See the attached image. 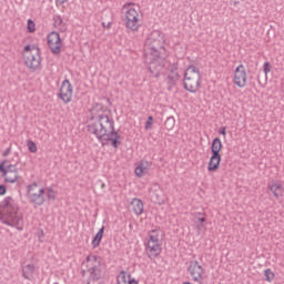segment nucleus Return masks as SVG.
Wrapping results in <instances>:
<instances>
[{
	"label": "nucleus",
	"mask_w": 284,
	"mask_h": 284,
	"mask_svg": "<svg viewBox=\"0 0 284 284\" xmlns=\"http://www.w3.org/2000/svg\"><path fill=\"white\" fill-rule=\"evenodd\" d=\"M144 61L149 64V72L153 79H159L168 65L165 60V37L155 30L144 43Z\"/></svg>",
	"instance_id": "f257e3e1"
},
{
	"label": "nucleus",
	"mask_w": 284,
	"mask_h": 284,
	"mask_svg": "<svg viewBox=\"0 0 284 284\" xmlns=\"http://www.w3.org/2000/svg\"><path fill=\"white\" fill-rule=\"evenodd\" d=\"M90 134H93L102 145L111 143L112 148L121 145V135L114 130V119L106 114H99L93 122L87 125Z\"/></svg>",
	"instance_id": "f03ea898"
},
{
	"label": "nucleus",
	"mask_w": 284,
	"mask_h": 284,
	"mask_svg": "<svg viewBox=\"0 0 284 284\" xmlns=\"http://www.w3.org/2000/svg\"><path fill=\"white\" fill-rule=\"evenodd\" d=\"M0 214H2L3 225H10L16 230H23V215L19 212V204L14 199L8 196L0 204Z\"/></svg>",
	"instance_id": "7ed1b4c3"
},
{
	"label": "nucleus",
	"mask_w": 284,
	"mask_h": 284,
	"mask_svg": "<svg viewBox=\"0 0 284 284\" xmlns=\"http://www.w3.org/2000/svg\"><path fill=\"white\" fill-rule=\"evenodd\" d=\"M85 263L87 272L89 274L87 284H103V278H105L108 271L105 264L101 261V256L90 254L87 256Z\"/></svg>",
	"instance_id": "20e7f679"
},
{
	"label": "nucleus",
	"mask_w": 284,
	"mask_h": 284,
	"mask_svg": "<svg viewBox=\"0 0 284 284\" xmlns=\"http://www.w3.org/2000/svg\"><path fill=\"white\" fill-rule=\"evenodd\" d=\"M184 90L196 94L201 90V71L194 65H189L183 78Z\"/></svg>",
	"instance_id": "39448f33"
},
{
	"label": "nucleus",
	"mask_w": 284,
	"mask_h": 284,
	"mask_svg": "<svg viewBox=\"0 0 284 284\" xmlns=\"http://www.w3.org/2000/svg\"><path fill=\"white\" fill-rule=\"evenodd\" d=\"M22 54L24 55V65L30 72L41 70V49L39 47L27 44L23 48Z\"/></svg>",
	"instance_id": "423d86ee"
},
{
	"label": "nucleus",
	"mask_w": 284,
	"mask_h": 284,
	"mask_svg": "<svg viewBox=\"0 0 284 284\" xmlns=\"http://www.w3.org/2000/svg\"><path fill=\"white\" fill-rule=\"evenodd\" d=\"M132 4L125 3L123 9L125 11V28L131 30V32H138L139 28H141V19L143 16L141 14V9L139 7H131Z\"/></svg>",
	"instance_id": "0eeeda50"
},
{
	"label": "nucleus",
	"mask_w": 284,
	"mask_h": 284,
	"mask_svg": "<svg viewBox=\"0 0 284 284\" xmlns=\"http://www.w3.org/2000/svg\"><path fill=\"white\" fill-rule=\"evenodd\" d=\"M161 231L152 230L149 234V241L146 243L145 252L149 258H156L162 252L161 248Z\"/></svg>",
	"instance_id": "6e6552de"
},
{
	"label": "nucleus",
	"mask_w": 284,
	"mask_h": 284,
	"mask_svg": "<svg viewBox=\"0 0 284 284\" xmlns=\"http://www.w3.org/2000/svg\"><path fill=\"white\" fill-rule=\"evenodd\" d=\"M221 150H223V142L220 138H215L211 144L212 155L210 158L207 170L209 172H216L221 165Z\"/></svg>",
	"instance_id": "1a4fd4ad"
},
{
	"label": "nucleus",
	"mask_w": 284,
	"mask_h": 284,
	"mask_svg": "<svg viewBox=\"0 0 284 284\" xmlns=\"http://www.w3.org/2000/svg\"><path fill=\"white\" fill-rule=\"evenodd\" d=\"M169 69V72L166 74V78L164 79V83H166V89L169 92H172L174 88H176L179 80L181 79V75L179 74V63H170L165 65L163 69V72L161 74H165V70Z\"/></svg>",
	"instance_id": "9d476101"
},
{
	"label": "nucleus",
	"mask_w": 284,
	"mask_h": 284,
	"mask_svg": "<svg viewBox=\"0 0 284 284\" xmlns=\"http://www.w3.org/2000/svg\"><path fill=\"white\" fill-rule=\"evenodd\" d=\"M10 160H3L0 164V172L6 183H17L19 181V169L16 164H9Z\"/></svg>",
	"instance_id": "9b49d317"
},
{
	"label": "nucleus",
	"mask_w": 284,
	"mask_h": 284,
	"mask_svg": "<svg viewBox=\"0 0 284 284\" xmlns=\"http://www.w3.org/2000/svg\"><path fill=\"white\" fill-rule=\"evenodd\" d=\"M38 189L39 183L33 182L32 184H29L27 186V196L30 203H33V205L41 206L43 205V203H45V196H43V194H45V189Z\"/></svg>",
	"instance_id": "f8f14e48"
},
{
	"label": "nucleus",
	"mask_w": 284,
	"mask_h": 284,
	"mask_svg": "<svg viewBox=\"0 0 284 284\" xmlns=\"http://www.w3.org/2000/svg\"><path fill=\"white\" fill-rule=\"evenodd\" d=\"M48 45L52 54H61V49L63 48V40H61V36H59V32L52 31L51 33H49Z\"/></svg>",
	"instance_id": "ddd939ff"
},
{
	"label": "nucleus",
	"mask_w": 284,
	"mask_h": 284,
	"mask_svg": "<svg viewBox=\"0 0 284 284\" xmlns=\"http://www.w3.org/2000/svg\"><path fill=\"white\" fill-rule=\"evenodd\" d=\"M73 88L70 80L65 79L59 90L58 97L63 101V103H70L72 101Z\"/></svg>",
	"instance_id": "4468645a"
},
{
	"label": "nucleus",
	"mask_w": 284,
	"mask_h": 284,
	"mask_svg": "<svg viewBox=\"0 0 284 284\" xmlns=\"http://www.w3.org/2000/svg\"><path fill=\"white\" fill-rule=\"evenodd\" d=\"M234 85L237 88H245L247 85V71H245V67L240 64L234 71L233 78Z\"/></svg>",
	"instance_id": "2eb2a0df"
},
{
	"label": "nucleus",
	"mask_w": 284,
	"mask_h": 284,
	"mask_svg": "<svg viewBox=\"0 0 284 284\" xmlns=\"http://www.w3.org/2000/svg\"><path fill=\"white\" fill-rule=\"evenodd\" d=\"M187 272L192 276L193 281L199 282L201 281V278H203V266L199 264V261L191 262L189 265Z\"/></svg>",
	"instance_id": "dca6fc26"
},
{
	"label": "nucleus",
	"mask_w": 284,
	"mask_h": 284,
	"mask_svg": "<svg viewBox=\"0 0 284 284\" xmlns=\"http://www.w3.org/2000/svg\"><path fill=\"white\" fill-rule=\"evenodd\" d=\"M268 190H271L273 196H275V199H283L284 195V187L283 184L278 183V182H273L272 184H268Z\"/></svg>",
	"instance_id": "f3484780"
},
{
	"label": "nucleus",
	"mask_w": 284,
	"mask_h": 284,
	"mask_svg": "<svg viewBox=\"0 0 284 284\" xmlns=\"http://www.w3.org/2000/svg\"><path fill=\"white\" fill-rule=\"evenodd\" d=\"M52 20H53V28H55L60 32L68 31V24L63 22V18H61L60 14H54Z\"/></svg>",
	"instance_id": "a211bd4d"
},
{
	"label": "nucleus",
	"mask_w": 284,
	"mask_h": 284,
	"mask_svg": "<svg viewBox=\"0 0 284 284\" xmlns=\"http://www.w3.org/2000/svg\"><path fill=\"white\" fill-rule=\"evenodd\" d=\"M152 163L148 161H142L140 164L135 168V174L141 178L143 174H146V172L150 170Z\"/></svg>",
	"instance_id": "6ab92c4d"
},
{
	"label": "nucleus",
	"mask_w": 284,
	"mask_h": 284,
	"mask_svg": "<svg viewBox=\"0 0 284 284\" xmlns=\"http://www.w3.org/2000/svg\"><path fill=\"white\" fill-rule=\"evenodd\" d=\"M132 210L136 216H141V213L143 212V201L141 199H133L131 201Z\"/></svg>",
	"instance_id": "aec40b11"
},
{
	"label": "nucleus",
	"mask_w": 284,
	"mask_h": 284,
	"mask_svg": "<svg viewBox=\"0 0 284 284\" xmlns=\"http://www.w3.org/2000/svg\"><path fill=\"white\" fill-rule=\"evenodd\" d=\"M105 232V226H102L98 233L95 234V236L93 237L91 245L93 247V250H95V247H99V245H101V241H103V233Z\"/></svg>",
	"instance_id": "412c9836"
},
{
	"label": "nucleus",
	"mask_w": 284,
	"mask_h": 284,
	"mask_svg": "<svg viewBox=\"0 0 284 284\" xmlns=\"http://www.w3.org/2000/svg\"><path fill=\"white\" fill-rule=\"evenodd\" d=\"M32 274H34V265L28 264L22 270V276L26 278V281H30Z\"/></svg>",
	"instance_id": "4be33fe9"
},
{
	"label": "nucleus",
	"mask_w": 284,
	"mask_h": 284,
	"mask_svg": "<svg viewBox=\"0 0 284 284\" xmlns=\"http://www.w3.org/2000/svg\"><path fill=\"white\" fill-rule=\"evenodd\" d=\"M116 283L129 284L130 283V274H126L125 271H121L118 275Z\"/></svg>",
	"instance_id": "5701e85b"
},
{
	"label": "nucleus",
	"mask_w": 284,
	"mask_h": 284,
	"mask_svg": "<svg viewBox=\"0 0 284 284\" xmlns=\"http://www.w3.org/2000/svg\"><path fill=\"white\" fill-rule=\"evenodd\" d=\"M152 201L161 205V202L163 201V192L161 190H155L152 192Z\"/></svg>",
	"instance_id": "b1692460"
},
{
	"label": "nucleus",
	"mask_w": 284,
	"mask_h": 284,
	"mask_svg": "<svg viewBox=\"0 0 284 284\" xmlns=\"http://www.w3.org/2000/svg\"><path fill=\"white\" fill-rule=\"evenodd\" d=\"M175 123H176V121L174 120V116H170L164 122V125H165L166 130H173Z\"/></svg>",
	"instance_id": "393cba45"
},
{
	"label": "nucleus",
	"mask_w": 284,
	"mask_h": 284,
	"mask_svg": "<svg viewBox=\"0 0 284 284\" xmlns=\"http://www.w3.org/2000/svg\"><path fill=\"white\" fill-rule=\"evenodd\" d=\"M264 276H265L267 283H272L275 275H274V272H272V268H266L264 271Z\"/></svg>",
	"instance_id": "a878e982"
},
{
	"label": "nucleus",
	"mask_w": 284,
	"mask_h": 284,
	"mask_svg": "<svg viewBox=\"0 0 284 284\" xmlns=\"http://www.w3.org/2000/svg\"><path fill=\"white\" fill-rule=\"evenodd\" d=\"M27 146H28L29 152H31L32 154H36V152H37V143H34V141L29 140L27 142Z\"/></svg>",
	"instance_id": "bb28decb"
},
{
	"label": "nucleus",
	"mask_w": 284,
	"mask_h": 284,
	"mask_svg": "<svg viewBox=\"0 0 284 284\" xmlns=\"http://www.w3.org/2000/svg\"><path fill=\"white\" fill-rule=\"evenodd\" d=\"M27 30L31 33L37 31V24L31 19L28 20Z\"/></svg>",
	"instance_id": "cd10ccee"
},
{
	"label": "nucleus",
	"mask_w": 284,
	"mask_h": 284,
	"mask_svg": "<svg viewBox=\"0 0 284 284\" xmlns=\"http://www.w3.org/2000/svg\"><path fill=\"white\" fill-rule=\"evenodd\" d=\"M47 197L49 199V201H54V199H57V193L54 192V189H48Z\"/></svg>",
	"instance_id": "c85d7f7f"
},
{
	"label": "nucleus",
	"mask_w": 284,
	"mask_h": 284,
	"mask_svg": "<svg viewBox=\"0 0 284 284\" xmlns=\"http://www.w3.org/2000/svg\"><path fill=\"white\" fill-rule=\"evenodd\" d=\"M153 121H154V118H153L152 115H150V116L148 118L146 123H145V130H150V128H152Z\"/></svg>",
	"instance_id": "c756f323"
},
{
	"label": "nucleus",
	"mask_w": 284,
	"mask_h": 284,
	"mask_svg": "<svg viewBox=\"0 0 284 284\" xmlns=\"http://www.w3.org/2000/svg\"><path fill=\"white\" fill-rule=\"evenodd\" d=\"M219 134H222V136H226L227 128L226 126H221L220 130H219Z\"/></svg>",
	"instance_id": "7c9ffc66"
},
{
	"label": "nucleus",
	"mask_w": 284,
	"mask_h": 284,
	"mask_svg": "<svg viewBox=\"0 0 284 284\" xmlns=\"http://www.w3.org/2000/svg\"><path fill=\"white\" fill-rule=\"evenodd\" d=\"M8 192V189L6 187V185H0V196H3V194H6Z\"/></svg>",
	"instance_id": "2f4dec72"
},
{
	"label": "nucleus",
	"mask_w": 284,
	"mask_h": 284,
	"mask_svg": "<svg viewBox=\"0 0 284 284\" xmlns=\"http://www.w3.org/2000/svg\"><path fill=\"white\" fill-rule=\"evenodd\" d=\"M10 152H12V146H9L8 149H6L2 153V156H8Z\"/></svg>",
	"instance_id": "473e14b6"
},
{
	"label": "nucleus",
	"mask_w": 284,
	"mask_h": 284,
	"mask_svg": "<svg viewBox=\"0 0 284 284\" xmlns=\"http://www.w3.org/2000/svg\"><path fill=\"white\" fill-rule=\"evenodd\" d=\"M264 72H265V74H267V72H270V62L264 63Z\"/></svg>",
	"instance_id": "72a5a7b5"
},
{
	"label": "nucleus",
	"mask_w": 284,
	"mask_h": 284,
	"mask_svg": "<svg viewBox=\"0 0 284 284\" xmlns=\"http://www.w3.org/2000/svg\"><path fill=\"white\" fill-rule=\"evenodd\" d=\"M102 27L106 28V30H110V28H112V22H108V24H105V22H102Z\"/></svg>",
	"instance_id": "f704fd0d"
},
{
	"label": "nucleus",
	"mask_w": 284,
	"mask_h": 284,
	"mask_svg": "<svg viewBox=\"0 0 284 284\" xmlns=\"http://www.w3.org/2000/svg\"><path fill=\"white\" fill-rule=\"evenodd\" d=\"M68 0H55L57 6H63Z\"/></svg>",
	"instance_id": "c9c22d12"
},
{
	"label": "nucleus",
	"mask_w": 284,
	"mask_h": 284,
	"mask_svg": "<svg viewBox=\"0 0 284 284\" xmlns=\"http://www.w3.org/2000/svg\"><path fill=\"white\" fill-rule=\"evenodd\" d=\"M98 183L101 185L102 190L105 189V183L103 181L99 180Z\"/></svg>",
	"instance_id": "e433bc0d"
},
{
	"label": "nucleus",
	"mask_w": 284,
	"mask_h": 284,
	"mask_svg": "<svg viewBox=\"0 0 284 284\" xmlns=\"http://www.w3.org/2000/svg\"><path fill=\"white\" fill-rule=\"evenodd\" d=\"M206 219L205 217H197L199 223H205Z\"/></svg>",
	"instance_id": "4c0bfd02"
},
{
	"label": "nucleus",
	"mask_w": 284,
	"mask_h": 284,
	"mask_svg": "<svg viewBox=\"0 0 284 284\" xmlns=\"http://www.w3.org/2000/svg\"><path fill=\"white\" fill-rule=\"evenodd\" d=\"M128 284H139V282L136 280H130Z\"/></svg>",
	"instance_id": "58836bf2"
},
{
	"label": "nucleus",
	"mask_w": 284,
	"mask_h": 284,
	"mask_svg": "<svg viewBox=\"0 0 284 284\" xmlns=\"http://www.w3.org/2000/svg\"><path fill=\"white\" fill-rule=\"evenodd\" d=\"M231 6H239V1L231 2Z\"/></svg>",
	"instance_id": "ea45409f"
},
{
	"label": "nucleus",
	"mask_w": 284,
	"mask_h": 284,
	"mask_svg": "<svg viewBox=\"0 0 284 284\" xmlns=\"http://www.w3.org/2000/svg\"><path fill=\"white\" fill-rule=\"evenodd\" d=\"M81 276H85V270L81 271Z\"/></svg>",
	"instance_id": "a19ab883"
},
{
	"label": "nucleus",
	"mask_w": 284,
	"mask_h": 284,
	"mask_svg": "<svg viewBox=\"0 0 284 284\" xmlns=\"http://www.w3.org/2000/svg\"><path fill=\"white\" fill-rule=\"evenodd\" d=\"M197 214V216H203V213H196Z\"/></svg>",
	"instance_id": "79ce46f5"
},
{
	"label": "nucleus",
	"mask_w": 284,
	"mask_h": 284,
	"mask_svg": "<svg viewBox=\"0 0 284 284\" xmlns=\"http://www.w3.org/2000/svg\"><path fill=\"white\" fill-rule=\"evenodd\" d=\"M183 284H192V283H190V282H186V283H183Z\"/></svg>",
	"instance_id": "37998d69"
},
{
	"label": "nucleus",
	"mask_w": 284,
	"mask_h": 284,
	"mask_svg": "<svg viewBox=\"0 0 284 284\" xmlns=\"http://www.w3.org/2000/svg\"><path fill=\"white\" fill-rule=\"evenodd\" d=\"M54 284H59V283H54Z\"/></svg>",
	"instance_id": "c03bdc74"
}]
</instances>
